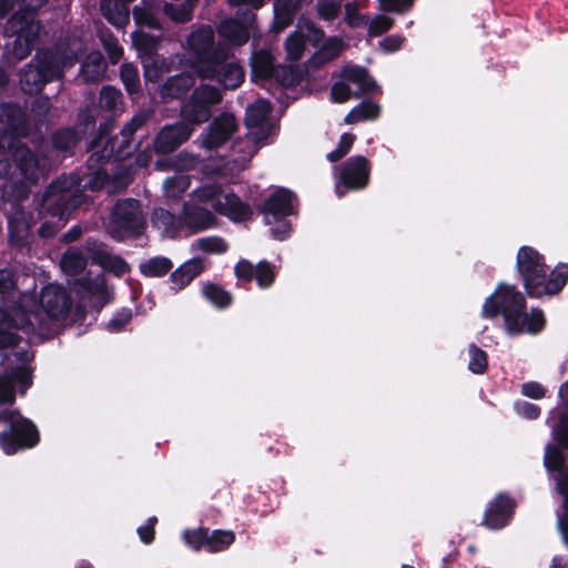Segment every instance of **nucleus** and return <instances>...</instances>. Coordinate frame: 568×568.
Listing matches in <instances>:
<instances>
[{"mask_svg": "<svg viewBox=\"0 0 568 568\" xmlns=\"http://www.w3.org/2000/svg\"><path fill=\"white\" fill-rule=\"evenodd\" d=\"M70 298L65 290L55 284L45 286L41 293L40 304L32 294L26 293L21 296L19 308L9 321L0 310V347L17 344L18 336L10 331V327L23 328L26 326L42 327L48 318H61L67 315L70 308Z\"/></svg>", "mask_w": 568, "mask_h": 568, "instance_id": "f257e3e1", "label": "nucleus"}, {"mask_svg": "<svg viewBox=\"0 0 568 568\" xmlns=\"http://www.w3.org/2000/svg\"><path fill=\"white\" fill-rule=\"evenodd\" d=\"M187 44L197 55L193 68L200 78L216 79L227 89H235L243 82L244 71L239 63L230 59L229 50H211L213 31L210 27H202L192 33Z\"/></svg>", "mask_w": 568, "mask_h": 568, "instance_id": "f03ea898", "label": "nucleus"}, {"mask_svg": "<svg viewBox=\"0 0 568 568\" xmlns=\"http://www.w3.org/2000/svg\"><path fill=\"white\" fill-rule=\"evenodd\" d=\"M524 308V296L514 286L500 285L486 300L483 314L486 317H494L501 312L505 318L506 332L510 335L539 333L545 325L544 314L538 310H532L530 314H523Z\"/></svg>", "mask_w": 568, "mask_h": 568, "instance_id": "7ed1b4c3", "label": "nucleus"}, {"mask_svg": "<svg viewBox=\"0 0 568 568\" xmlns=\"http://www.w3.org/2000/svg\"><path fill=\"white\" fill-rule=\"evenodd\" d=\"M79 184L80 182L77 178H65L50 185L44 195L43 205L52 213V216H59L60 223L55 226L44 223L39 229L42 237L52 236L58 229L63 226V221L67 220L70 211L80 203L77 196Z\"/></svg>", "mask_w": 568, "mask_h": 568, "instance_id": "20e7f679", "label": "nucleus"}, {"mask_svg": "<svg viewBox=\"0 0 568 568\" xmlns=\"http://www.w3.org/2000/svg\"><path fill=\"white\" fill-rule=\"evenodd\" d=\"M194 199L209 203L217 213L234 222L246 221L252 215L251 207L234 193L224 192L215 184H204L194 191Z\"/></svg>", "mask_w": 568, "mask_h": 568, "instance_id": "39448f33", "label": "nucleus"}, {"mask_svg": "<svg viewBox=\"0 0 568 568\" xmlns=\"http://www.w3.org/2000/svg\"><path fill=\"white\" fill-rule=\"evenodd\" d=\"M0 422L10 427L9 433L0 435V446L7 454L19 449L32 447L38 442V432L34 425L16 410L0 412Z\"/></svg>", "mask_w": 568, "mask_h": 568, "instance_id": "423d86ee", "label": "nucleus"}, {"mask_svg": "<svg viewBox=\"0 0 568 568\" xmlns=\"http://www.w3.org/2000/svg\"><path fill=\"white\" fill-rule=\"evenodd\" d=\"M270 113L271 104L265 100H258L250 108H247L245 121L251 131L245 140L239 143L240 151L244 152L243 156L236 159L240 170L245 168V164L256 152V143L266 138L264 122L266 121Z\"/></svg>", "mask_w": 568, "mask_h": 568, "instance_id": "0eeeda50", "label": "nucleus"}, {"mask_svg": "<svg viewBox=\"0 0 568 568\" xmlns=\"http://www.w3.org/2000/svg\"><path fill=\"white\" fill-rule=\"evenodd\" d=\"M222 101L221 92L212 85H201L191 94L182 106L183 119L192 124L206 122L212 114V106Z\"/></svg>", "mask_w": 568, "mask_h": 568, "instance_id": "6e6552de", "label": "nucleus"}, {"mask_svg": "<svg viewBox=\"0 0 568 568\" xmlns=\"http://www.w3.org/2000/svg\"><path fill=\"white\" fill-rule=\"evenodd\" d=\"M9 31L16 36L12 44V54L18 60L27 58L40 32L39 22L29 12L27 14L14 13L8 21Z\"/></svg>", "mask_w": 568, "mask_h": 568, "instance_id": "1a4fd4ad", "label": "nucleus"}, {"mask_svg": "<svg viewBox=\"0 0 568 568\" xmlns=\"http://www.w3.org/2000/svg\"><path fill=\"white\" fill-rule=\"evenodd\" d=\"M143 223L139 202L133 199L123 200L114 206L110 232L114 237L122 239L124 232L139 230Z\"/></svg>", "mask_w": 568, "mask_h": 568, "instance_id": "9d476101", "label": "nucleus"}, {"mask_svg": "<svg viewBox=\"0 0 568 568\" xmlns=\"http://www.w3.org/2000/svg\"><path fill=\"white\" fill-rule=\"evenodd\" d=\"M77 61L74 55H65L60 59V64L52 71L44 70L34 65H28L21 75V85L26 92L33 93L41 89V87L53 78H60L62 70L72 67Z\"/></svg>", "mask_w": 568, "mask_h": 568, "instance_id": "9b49d317", "label": "nucleus"}, {"mask_svg": "<svg viewBox=\"0 0 568 568\" xmlns=\"http://www.w3.org/2000/svg\"><path fill=\"white\" fill-rule=\"evenodd\" d=\"M568 277V265H558L548 276L547 271L542 267L541 272H537L534 275L537 285L541 286L545 291H539L538 287L525 283V287L531 296L540 297L544 295H551L558 293L567 282Z\"/></svg>", "mask_w": 568, "mask_h": 568, "instance_id": "f8f14e48", "label": "nucleus"}, {"mask_svg": "<svg viewBox=\"0 0 568 568\" xmlns=\"http://www.w3.org/2000/svg\"><path fill=\"white\" fill-rule=\"evenodd\" d=\"M14 148L13 161L21 178L26 182L33 183L44 174V163L29 148L11 144Z\"/></svg>", "mask_w": 568, "mask_h": 568, "instance_id": "ddd939ff", "label": "nucleus"}, {"mask_svg": "<svg viewBox=\"0 0 568 568\" xmlns=\"http://www.w3.org/2000/svg\"><path fill=\"white\" fill-rule=\"evenodd\" d=\"M237 123L231 113H223L213 120L209 132L202 139V145L207 149L224 144L236 131Z\"/></svg>", "mask_w": 568, "mask_h": 568, "instance_id": "4468645a", "label": "nucleus"}, {"mask_svg": "<svg viewBox=\"0 0 568 568\" xmlns=\"http://www.w3.org/2000/svg\"><path fill=\"white\" fill-rule=\"evenodd\" d=\"M339 179L346 189L358 190L365 187L369 179L367 160L359 155L349 159L342 169Z\"/></svg>", "mask_w": 568, "mask_h": 568, "instance_id": "2eb2a0df", "label": "nucleus"}, {"mask_svg": "<svg viewBox=\"0 0 568 568\" xmlns=\"http://www.w3.org/2000/svg\"><path fill=\"white\" fill-rule=\"evenodd\" d=\"M192 133L186 124L176 123L161 130L154 141V149L159 153H169L185 142Z\"/></svg>", "mask_w": 568, "mask_h": 568, "instance_id": "dca6fc26", "label": "nucleus"}, {"mask_svg": "<svg viewBox=\"0 0 568 568\" xmlns=\"http://www.w3.org/2000/svg\"><path fill=\"white\" fill-rule=\"evenodd\" d=\"M306 37L311 41H318L322 32L312 23L298 24L297 30L291 33L285 41V51L288 60L296 61L302 58Z\"/></svg>", "mask_w": 568, "mask_h": 568, "instance_id": "f3484780", "label": "nucleus"}, {"mask_svg": "<svg viewBox=\"0 0 568 568\" xmlns=\"http://www.w3.org/2000/svg\"><path fill=\"white\" fill-rule=\"evenodd\" d=\"M16 384L19 385L21 393L31 385V374L27 367H19L9 374L0 375V404L13 403Z\"/></svg>", "mask_w": 568, "mask_h": 568, "instance_id": "a211bd4d", "label": "nucleus"}, {"mask_svg": "<svg viewBox=\"0 0 568 568\" xmlns=\"http://www.w3.org/2000/svg\"><path fill=\"white\" fill-rule=\"evenodd\" d=\"M77 292L83 298L90 300L97 307H102L111 300V292L105 284L103 275L80 280L77 284Z\"/></svg>", "mask_w": 568, "mask_h": 568, "instance_id": "6ab92c4d", "label": "nucleus"}, {"mask_svg": "<svg viewBox=\"0 0 568 568\" xmlns=\"http://www.w3.org/2000/svg\"><path fill=\"white\" fill-rule=\"evenodd\" d=\"M545 267L539 253L531 247H521L517 255V268L524 277L525 283L538 287V292L545 291L541 286L537 285L534 275L541 272Z\"/></svg>", "mask_w": 568, "mask_h": 568, "instance_id": "aec40b11", "label": "nucleus"}, {"mask_svg": "<svg viewBox=\"0 0 568 568\" xmlns=\"http://www.w3.org/2000/svg\"><path fill=\"white\" fill-rule=\"evenodd\" d=\"M254 30V16L250 14L246 18L245 23H240L236 20L229 19L223 21L219 27V33L221 37L225 38L233 44H243L245 43L251 33Z\"/></svg>", "mask_w": 568, "mask_h": 568, "instance_id": "412c9836", "label": "nucleus"}, {"mask_svg": "<svg viewBox=\"0 0 568 568\" xmlns=\"http://www.w3.org/2000/svg\"><path fill=\"white\" fill-rule=\"evenodd\" d=\"M511 509V500L504 495H499L487 509L484 525L493 529L505 526L510 517Z\"/></svg>", "mask_w": 568, "mask_h": 568, "instance_id": "4be33fe9", "label": "nucleus"}, {"mask_svg": "<svg viewBox=\"0 0 568 568\" xmlns=\"http://www.w3.org/2000/svg\"><path fill=\"white\" fill-rule=\"evenodd\" d=\"M206 264L203 258L195 257L186 261L171 274L172 283L176 288L182 290L200 275Z\"/></svg>", "mask_w": 568, "mask_h": 568, "instance_id": "5701e85b", "label": "nucleus"}, {"mask_svg": "<svg viewBox=\"0 0 568 568\" xmlns=\"http://www.w3.org/2000/svg\"><path fill=\"white\" fill-rule=\"evenodd\" d=\"M184 224L193 232L211 227L214 224V216L205 209L187 204L183 212Z\"/></svg>", "mask_w": 568, "mask_h": 568, "instance_id": "b1692460", "label": "nucleus"}, {"mask_svg": "<svg viewBox=\"0 0 568 568\" xmlns=\"http://www.w3.org/2000/svg\"><path fill=\"white\" fill-rule=\"evenodd\" d=\"M264 212L266 214H272L274 217L292 214V193L285 189L277 190L265 202Z\"/></svg>", "mask_w": 568, "mask_h": 568, "instance_id": "393cba45", "label": "nucleus"}, {"mask_svg": "<svg viewBox=\"0 0 568 568\" xmlns=\"http://www.w3.org/2000/svg\"><path fill=\"white\" fill-rule=\"evenodd\" d=\"M194 84V78L191 74L182 73L168 79L160 88L162 99H174L185 93Z\"/></svg>", "mask_w": 568, "mask_h": 568, "instance_id": "a878e982", "label": "nucleus"}, {"mask_svg": "<svg viewBox=\"0 0 568 568\" xmlns=\"http://www.w3.org/2000/svg\"><path fill=\"white\" fill-rule=\"evenodd\" d=\"M343 82L356 87V90L354 91V97H358L362 93L369 92L375 85L374 81L368 77L367 72L359 67L345 68L343 71Z\"/></svg>", "mask_w": 568, "mask_h": 568, "instance_id": "bb28decb", "label": "nucleus"}, {"mask_svg": "<svg viewBox=\"0 0 568 568\" xmlns=\"http://www.w3.org/2000/svg\"><path fill=\"white\" fill-rule=\"evenodd\" d=\"M251 61L252 78L254 81L266 80L273 75L274 59L270 51L261 50L255 52Z\"/></svg>", "mask_w": 568, "mask_h": 568, "instance_id": "cd10ccee", "label": "nucleus"}, {"mask_svg": "<svg viewBox=\"0 0 568 568\" xmlns=\"http://www.w3.org/2000/svg\"><path fill=\"white\" fill-rule=\"evenodd\" d=\"M101 11L105 19L118 28L129 22V9L119 0H102Z\"/></svg>", "mask_w": 568, "mask_h": 568, "instance_id": "c85d7f7f", "label": "nucleus"}, {"mask_svg": "<svg viewBox=\"0 0 568 568\" xmlns=\"http://www.w3.org/2000/svg\"><path fill=\"white\" fill-rule=\"evenodd\" d=\"M302 0H276L274 4L276 32L282 31L293 21L294 12L301 6Z\"/></svg>", "mask_w": 568, "mask_h": 568, "instance_id": "c756f323", "label": "nucleus"}, {"mask_svg": "<svg viewBox=\"0 0 568 568\" xmlns=\"http://www.w3.org/2000/svg\"><path fill=\"white\" fill-rule=\"evenodd\" d=\"M105 71V63L100 52H92L82 65V77L87 82L100 81Z\"/></svg>", "mask_w": 568, "mask_h": 568, "instance_id": "7c9ffc66", "label": "nucleus"}, {"mask_svg": "<svg viewBox=\"0 0 568 568\" xmlns=\"http://www.w3.org/2000/svg\"><path fill=\"white\" fill-rule=\"evenodd\" d=\"M152 223L165 236H174L180 227V222L172 213L164 209H158L154 211Z\"/></svg>", "mask_w": 568, "mask_h": 568, "instance_id": "2f4dec72", "label": "nucleus"}, {"mask_svg": "<svg viewBox=\"0 0 568 568\" xmlns=\"http://www.w3.org/2000/svg\"><path fill=\"white\" fill-rule=\"evenodd\" d=\"M379 114V106L371 102H364L354 108L346 116L345 123L353 124L364 120H374Z\"/></svg>", "mask_w": 568, "mask_h": 568, "instance_id": "473e14b6", "label": "nucleus"}, {"mask_svg": "<svg viewBox=\"0 0 568 568\" xmlns=\"http://www.w3.org/2000/svg\"><path fill=\"white\" fill-rule=\"evenodd\" d=\"M95 258L104 270L118 276L129 271V265L120 256L112 255L105 251H99Z\"/></svg>", "mask_w": 568, "mask_h": 568, "instance_id": "72a5a7b5", "label": "nucleus"}, {"mask_svg": "<svg viewBox=\"0 0 568 568\" xmlns=\"http://www.w3.org/2000/svg\"><path fill=\"white\" fill-rule=\"evenodd\" d=\"M190 187V180L186 175L180 174L166 179L164 182V193L168 200H178Z\"/></svg>", "mask_w": 568, "mask_h": 568, "instance_id": "f704fd0d", "label": "nucleus"}, {"mask_svg": "<svg viewBox=\"0 0 568 568\" xmlns=\"http://www.w3.org/2000/svg\"><path fill=\"white\" fill-rule=\"evenodd\" d=\"M197 0H186L181 4H165L164 12L175 22H186L192 17V11Z\"/></svg>", "mask_w": 568, "mask_h": 568, "instance_id": "c9c22d12", "label": "nucleus"}, {"mask_svg": "<svg viewBox=\"0 0 568 568\" xmlns=\"http://www.w3.org/2000/svg\"><path fill=\"white\" fill-rule=\"evenodd\" d=\"M85 258L82 253L75 248L68 250L61 258V267L68 274H75L84 268Z\"/></svg>", "mask_w": 568, "mask_h": 568, "instance_id": "e433bc0d", "label": "nucleus"}, {"mask_svg": "<svg viewBox=\"0 0 568 568\" xmlns=\"http://www.w3.org/2000/svg\"><path fill=\"white\" fill-rule=\"evenodd\" d=\"M173 264L166 257H154L140 265L141 272L151 277L162 276L166 274Z\"/></svg>", "mask_w": 568, "mask_h": 568, "instance_id": "4c0bfd02", "label": "nucleus"}, {"mask_svg": "<svg viewBox=\"0 0 568 568\" xmlns=\"http://www.w3.org/2000/svg\"><path fill=\"white\" fill-rule=\"evenodd\" d=\"M134 47L144 57H153L152 53L155 51L159 44V39L154 36H150L142 31H136L132 34Z\"/></svg>", "mask_w": 568, "mask_h": 568, "instance_id": "58836bf2", "label": "nucleus"}, {"mask_svg": "<svg viewBox=\"0 0 568 568\" xmlns=\"http://www.w3.org/2000/svg\"><path fill=\"white\" fill-rule=\"evenodd\" d=\"M192 250L212 254H222L226 252L227 244L223 239L217 236L201 237L192 243Z\"/></svg>", "mask_w": 568, "mask_h": 568, "instance_id": "ea45409f", "label": "nucleus"}, {"mask_svg": "<svg viewBox=\"0 0 568 568\" xmlns=\"http://www.w3.org/2000/svg\"><path fill=\"white\" fill-rule=\"evenodd\" d=\"M234 532L231 530H214L209 532L207 549L211 552L222 551L233 544Z\"/></svg>", "mask_w": 568, "mask_h": 568, "instance_id": "a19ab883", "label": "nucleus"}, {"mask_svg": "<svg viewBox=\"0 0 568 568\" xmlns=\"http://www.w3.org/2000/svg\"><path fill=\"white\" fill-rule=\"evenodd\" d=\"M143 67L146 81L155 82L163 73L169 72L166 62L154 57H144Z\"/></svg>", "mask_w": 568, "mask_h": 568, "instance_id": "79ce46f5", "label": "nucleus"}, {"mask_svg": "<svg viewBox=\"0 0 568 568\" xmlns=\"http://www.w3.org/2000/svg\"><path fill=\"white\" fill-rule=\"evenodd\" d=\"M203 295L214 305L219 307H225L231 303V295L229 292L224 291L222 287L212 284L205 283L202 286Z\"/></svg>", "mask_w": 568, "mask_h": 568, "instance_id": "37998d69", "label": "nucleus"}, {"mask_svg": "<svg viewBox=\"0 0 568 568\" xmlns=\"http://www.w3.org/2000/svg\"><path fill=\"white\" fill-rule=\"evenodd\" d=\"M558 491L564 496L565 508L564 514L558 516V526L568 546V478L558 483Z\"/></svg>", "mask_w": 568, "mask_h": 568, "instance_id": "c03bdc74", "label": "nucleus"}, {"mask_svg": "<svg viewBox=\"0 0 568 568\" xmlns=\"http://www.w3.org/2000/svg\"><path fill=\"white\" fill-rule=\"evenodd\" d=\"M342 0H317V13L321 19L331 21L338 17Z\"/></svg>", "mask_w": 568, "mask_h": 568, "instance_id": "a18cd8bd", "label": "nucleus"}, {"mask_svg": "<svg viewBox=\"0 0 568 568\" xmlns=\"http://www.w3.org/2000/svg\"><path fill=\"white\" fill-rule=\"evenodd\" d=\"M183 538L186 545H189L194 550H199L202 547L207 548L209 530L203 528L185 530Z\"/></svg>", "mask_w": 568, "mask_h": 568, "instance_id": "49530a36", "label": "nucleus"}, {"mask_svg": "<svg viewBox=\"0 0 568 568\" xmlns=\"http://www.w3.org/2000/svg\"><path fill=\"white\" fill-rule=\"evenodd\" d=\"M469 356H470V361L468 364V368L474 374H483L487 368L486 353L483 349L478 348L477 346L471 345L469 347Z\"/></svg>", "mask_w": 568, "mask_h": 568, "instance_id": "de8ad7c7", "label": "nucleus"}, {"mask_svg": "<svg viewBox=\"0 0 568 568\" xmlns=\"http://www.w3.org/2000/svg\"><path fill=\"white\" fill-rule=\"evenodd\" d=\"M121 79L129 93H135L139 91L140 81L135 67L130 63L123 64L121 67Z\"/></svg>", "mask_w": 568, "mask_h": 568, "instance_id": "09e8293b", "label": "nucleus"}, {"mask_svg": "<svg viewBox=\"0 0 568 568\" xmlns=\"http://www.w3.org/2000/svg\"><path fill=\"white\" fill-rule=\"evenodd\" d=\"M121 103V92L112 87H104L101 90L100 105L106 110H118Z\"/></svg>", "mask_w": 568, "mask_h": 568, "instance_id": "8fccbe9b", "label": "nucleus"}, {"mask_svg": "<svg viewBox=\"0 0 568 568\" xmlns=\"http://www.w3.org/2000/svg\"><path fill=\"white\" fill-rule=\"evenodd\" d=\"M133 19L139 26H146L150 28H159V23L153 12L145 7H135L133 9Z\"/></svg>", "mask_w": 568, "mask_h": 568, "instance_id": "3c124183", "label": "nucleus"}, {"mask_svg": "<svg viewBox=\"0 0 568 568\" xmlns=\"http://www.w3.org/2000/svg\"><path fill=\"white\" fill-rule=\"evenodd\" d=\"M355 141V135L345 133L342 135L338 146L327 154V159L331 162H336L342 159L352 148Z\"/></svg>", "mask_w": 568, "mask_h": 568, "instance_id": "603ef678", "label": "nucleus"}, {"mask_svg": "<svg viewBox=\"0 0 568 568\" xmlns=\"http://www.w3.org/2000/svg\"><path fill=\"white\" fill-rule=\"evenodd\" d=\"M255 280L260 287H268L274 281V271L267 262H261L256 265Z\"/></svg>", "mask_w": 568, "mask_h": 568, "instance_id": "864d4df0", "label": "nucleus"}, {"mask_svg": "<svg viewBox=\"0 0 568 568\" xmlns=\"http://www.w3.org/2000/svg\"><path fill=\"white\" fill-rule=\"evenodd\" d=\"M77 143V135L71 130H63L54 134L53 144L61 151H67L73 148Z\"/></svg>", "mask_w": 568, "mask_h": 568, "instance_id": "5fc2aeb1", "label": "nucleus"}, {"mask_svg": "<svg viewBox=\"0 0 568 568\" xmlns=\"http://www.w3.org/2000/svg\"><path fill=\"white\" fill-rule=\"evenodd\" d=\"M331 94L334 102L344 103L354 97V91L351 89L348 83L342 81L334 84Z\"/></svg>", "mask_w": 568, "mask_h": 568, "instance_id": "6e6d98bb", "label": "nucleus"}, {"mask_svg": "<svg viewBox=\"0 0 568 568\" xmlns=\"http://www.w3.org/2000/svg\"><path fill=\"white\" fill-rule=\"evenodd\" d=\"M393 19L385 16H377L369 24L368 33L372 37L381 36L382 33L389 30L393 26Z\"/></svg>", "mask_w": 568, "mask_h": 568, "instance_id": "4d7b16f0", "label": "nucleus"}, {"mask_svg": "<svg viewBox=\"0 0 568 568\" xmlns=\"http://www.w3.org/2000/svg\"><path fill=\"white\" fill-rule=\"evenodd\" d=\"M149 116V112H140L135 114L122 130L124 140L126 141L130 136H132L133 133L146 122Z\"/></svg>", "mask_w": 568, "mask_h": 568, "instance_id": "13d9d810", "label": "nucleus"}, {"mask_svg": "<svg viewBox=\"0 0 568 568\" xmlns=\"http://www.w3.org/2000/svg\"><path fill=\"white\" fill-rule=\"evenodd\" d=\"M544 463L548 469H558L562 463V455L560 450L555 446H547Z\"/></svg>", "mask_w": 568, "mask_h": 568, "instance_id": "bf43d9fd", "label": "nucleus"}, {"mask_svg": "<svg viewBox=\"0 0 568 568\" xmlns=\"http://www.w3.org/2000/svg\"><path fill=\"white\" fill-rule=\"evenodd\" d=\"M235 274L237 278L243 280L245 282H251L253 277H255L256 274V266H254L248 261H240L235 265Z\"/></svg>", "mask_w": 568, "mask_h": 568, "instance_id": "052dcab7", "label": "nucleus"}, {"mask_svg": "<svg viewBox=\"0 0 568 568\" xmlns=\"http://www.w3.org/2000/svg\"><path fill=\"white\" fill-rule=\"evenodd\" d=\"M554 435L562 447L568 448V416L560 418L559 425L554 429Z\"/></svg>", "mask_w": 568, "mask_h": 568, "instance_id": "680f3d73", "label": "nucleus"}, {"mask_svg": "<svg viewBox=\"0 0 568 568\" xmlns=\"http://www.w3.org/2000/svg\"><path fill=\"white\" fill-rule=\"evenodd\" d=\"M343 49V42L339 39L332 38L326 41L322 48V54L326 59L335 58Z\"/></svg>", "mask_w": 568, "mask_h": 568, "instance_id": "e2e57ef3", "label": "nucleus"}, {"mask_svg": "<svg viewBox=\"0 0 568 568\" xmlns=\"http://www.w3.org/2000/svg\"><path fill=\"white\" fill-rule=\"evenodd\" d=\"M131 320L130 311H122L118 313L109 323L108 328L111 332L120 331L124 325H126Z\"/></svg>", "mask_w": 568, "mask_h": 568, "instance_id": "0e129e2a", "label": "nucleus"}, {"mask_svg": "<svg viewBox=\"0 0 568 568\" xmlns=\"http://www.w3.org/2000/svg\"><path fill=\"white\" fill-rule=\"evenodd\" d=\"M103 45L106 52L109 53L110 59L113 63H116L122 57V48L118 44L114 39H104Z\"/></svg>", "mask_w": 568, "mask_h": 568, "instance_id": "69168bd1", "label": "nucleus"}, {"mask_svg": "<svg viewBox=\"0 0 568 568\" xmlns=\"http://www.w3.org/2000/svg\"><path fill=\"white\" fill-rule=\"evenodd\" d=\"M404 42V38L400 36H392L383 39L379 42V47L386 52L397 51Z\"/></svg>", "mask_w": 568, "mask_h": 568, "instance_id": "338daca9", "label": "nucleus"}, {"mask_svg": "<svg viewBox=\"0 0 568 568\" xmlns=\"http://www.w3.org/2000/svg\"><path fill=\"white\" fill-rule=\"evenodd\" d=\"M516 407L518 413L528 419H535L540 414V410L536 405L527 402L518 403Z\"/></svg>", "mask_w": 568, "mask_h": 568, "instance_id": "774afa93", "label": "nucleus"}]
</instances>
